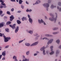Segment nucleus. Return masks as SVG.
<instances>
[{
    "mask_svg": "<svg viewBox=\"0 0 61 61\" xmlns=\"http://www.w3.org/2000/svg\"><path fill=\"white\" fill-rule=\"evenodd\" d=\"M55 14L56 15L55 17L54 16H52V17H50L49 18V20L51 21H54V23L56 22V20H57V18L58 17L57 16V13H55Z\"/></svg>",
    "mask_w": 61,
    "mask_h": 61,
    "instance_id": "obj_1",
    "label": "nucleus"
},
{
    "mask_svg": "<svg viewBox=\"0 0 61 61\" xmlns=\"http://www.w3.org/2000/svg\"><path fill=\"white\" fill-rule=\"evenodd\" d=\"M3 36V37L5 38L4 42H8L9 40H10L11 39L10 37H6L4 35V34H2L0 33V36Z\"/></svg>",
    "mask_w": 61,
    "mask_h": 61,
    "instance_id": "obj_2",
    "label": "nucleus"
},
{
    "mask_svg": "<svg viewBox=\"0 0 61 61\" xmlns=\"http://www.w3.org/2000/svg\"><path fill=\"white\" fill-rule=\"evenodd\" d=\"M45 8H46V11H48V7H49V4L48 3H45L42 5Z\"/></svg>",
    "mask_w": 61,
    "mask_h": 61,
    "instance_id": "obj_3",
    "label": "nucleus"
},
{
    "mask_svg": "<svg viewBox=\"0 0 61 61\" xmlns=\"http://www.w3.org/2000/svg\"><path fill=\"white\" fill-rule=\"evenodd\" d=\"M50 48L51 49V52L50 53V55H53L55 53V51H53L54 46H51L50 47Z\"/></svg>",
    "mask_w": 61,
    "mask_h": 61,
    "instance_id": "obj_4",
    "label": "nucleus"
},
{
    "mask_svg": "<svg viewBox=\"0 0 61 61\" xmlns=\"http://www.w3.org/2000/svg\"><path fill=\"white\" fill-rule=\"evenodd\" d=\"M5 51H4L2 52V55L4 57L2 58V60H5V57L6 56V53H5Z\"/></svg>",
    "mask_w": 61,
    "mask_h": 61,
    "instance_id": "obj_5",
    "label": "nucleus"
},
{
    "mask_svg": "<svg viewBox=\"0 0 61 61\" xmlns=\"http://www.w3.org/2000/svg\"><path fill=\"white\" fill-rule=\"evenodd\" d=\"M23 58V60L21 61V60H20L19 61H29V59H27L25 57V56L24 55H23L22 56Z\"/></svg>",
    "mask_w": 61,
    "mask_h": 61,
    "instance_id": "obj_6",
    "label": "nucleus"
},
{
    "mask_svg": "<svg viewBox=\"0 0 61 61\" xmlns=\"http://www.w3.org/2000/svg\"><path fill=\"white\" fill-rule=\"evenodd\" d=\"M54 41V39H50L48 41L47 43V44L48 45H49V44H51Z\"/></svg>",
    "mask_w": 61,
    "mask_h": 61,
    "instance_id": "obj_7",
    "label": "nucleus"
},
{
    "mask_svg": "<svg viewBox=\"0 0 61 61\" xmlns=\"http://www.w3.org/2000/svg\"><path fill=\"white\" fill-rule=\"evenodd\" d=\"M0 2L1 3V4L3 5L4 8H5L6 7L5 4L3 2V0H0Z\"/></svg>",
    "mask_w": 61,
    "mask_h": 61,
    "instance_id": "obj_8",
    "label": "nucleus"
},
{
    "mask_svg": "<svg viewBox=\"0 0 61 61\" xmlns=\"http://www.w3.org/2000/svg\"><path fill=\"white\" fill-rule=\"evenodd\" d=\"M38 44V41H36L32 44H31L30 45V46H33L37 45Z\"/></svg>",
    "mask_w": 61,
    "mask_h": 61,
    "instance_id": "obj_9",
    "label": "nucleus"
},
{
    "mask_svg": "<svg viewBox=\"0 0 61 61\" xmlns=\"http://www.w3.org/2000/svg\"><path fill=\"white\" fill-rule=\"evenodd\" d=\"M9 26L10 27H11L13 29H15V24H14L12 26L11 25H10Z\"/></svg>",
    "mask_w": 61,
    "mask_h": 61,
    "instance_id": "obj_10",
    "label": "nucleus"
},
{
    "mask_svg": "<svg viewBox=\"0 0 61 61\" xmlns=\"http://www.w3.org/2000/svg\"><path fill=\"white\" fill-rule=\"evenodd\" d=\"M59 53V51L58 50H57L56 51V56L57 57L58 56V54Z\"/></svg>",
    "mask_w": 61,
    "mask_h": 61,
    "instance_id": "obj_11",
    "label": "nucleus"
},
{
    "mask_svg": "<svg viewBox=\"0 0 61 61\" xmlns=\"http://www.w3.org/2000/svg\"><path fill=\"white\" fill-rule=\"evenodd\" d=\"M3 13V11L2 10H0V16L2 17L4 15H5V14H2Z\"/></svg>",
    "mask_w": 61,
    "mask_h": 61,
    "instance_id": "obj_12",
    "label": "nucleus"
},
{
    "mask_svg": "<svg viewBox=\"0 0 61 61\" xmlns=\"http://www.w3.org/2000/svg\"><path fill=\"white\" fill-rule=\"evenodd\" d=\"M56 6H54L53 5H51L50 6V8L51 9H53L54 8H56Z\"/></svg>",
    "mask_w": 61,
    "mask_h": 61,
    "instance_id": "obj_13",
    "label": "nucleus"
},
{
    "mask_svg": "<svg viewBox=\"0 0 61 61\" xmlns=\"http://www.w3.org/2000/svg\"><path fill=\"white\" fill-rule=\"evenodd\" d=\"M21 19L22 21H26L27 20V18L26 17H23Z\"/></svg>",
    "mask_w": 61,
    "mask_h": 61,
    "instance_id": "obj_14",
    "label": "nucleus"
},
{
    "mask_svg": "<svg viewBox=\"0 0 61 61\" xmlns=\"http://www.w3.org/2000/svg\"><path fill=\"white\" fill-rule=\"evenodd\" d=\"M10 20L11 22H12L13 20L14 19V16L13 15H11V16L10 17Z\"/></svg>",
    "mask_w": 61,
    "mask_h": 61,
    "instance_id": "obj_15",
    "label": "nucleus"
},
{
    "mask_svg": "<svg viewBox=\"0 0 61 61\" xmlns=\"http://www.w3.org/2000/svg\"><path fill=\"white\" fill-rule=\"evenodd\" d=\"M45 36L47 37H53V36L52 35L50 34H46L45 35Z\"/></svg>",
    "mask_w": 61,
    "mask_h": 61,
    "instance_id": "obj_16",
    "label": "nucleus"
},
{
    "mask_svg": "<svg viewBox=\"0 0 61 61\" xmlns=\"http://www.w3.org/2000/svg\"><path fill=\"white\" fill-rule=\"evenodd\" d=\"M41 1L40 0H37L36 1V4H39L40 3H41Z\"/></svg>",
    "mask_w": 61,
    "mask_h": 61,
    "instance_id": "obj_17",
    "label": "nucleus"
},
{
    "mask_svg": "<svg viewBox=\"0 0 61 61\" xmlns=\"http://www.w3.org/2000/svg\"><path fill=\"white\" fill-rule=\"evenodd\" d=\"M5 25V22H2L0 24V28H1L4 26V25Z\"/></svg>",
    "mask_w": 61,
    "mask_h": 61,
    "instance_id": "obj_18",
    "label": "nucleus"
},
{
    "mask_svg": "<svg viewBox=\"0 0 61 61\" xmlns=\"http://www.w3.org/2000/svg\"><path fill=\"white\" fill-rule=\"evenodd\" d=\"M43 20L42 19H39L38 20V22L39 24H41V23H43Z\"/></svg>",
    "mask_w": 61,
    "mask_h": 61,
    "instance_id": "obj_19",
    "label": "nucleus"
},
{
    "mask_svg": "<svg viewBox=\"0 0 61 61\" xmlns=\"http://www.w3.org/2000/svg\"><path fill=\"white\" fill-rule=\"evenodd\" d=\"M60 41L59 39L56 40V42L57 43V44H59L60 43Z\"/></svg>",
    "mask_w": 61,
    "mask_h": 61,
    "instance_id": "obj_20",
    "label": "nucleus"
},
{
    "mask_svg": "<svg viewBox=\"0 0 61 61\" xmlns=\"http://www.w3.org/2000/svg\"><path fill=\"white\" fill-rule=\"evenodd\" d=\"M29 21L30 23L32 24L33 22V20L31 18L29 19Z\"/></svg>",
    "mask_w": 61,
    "mask_h": 61,
    "instance_id": "obj_21",
    "label": "nucleus"
},
{
    "mask_svg": "<svg viewBox=\"0 0 61 61\" xmlns=\"http://www.w3.org/2000/svg\"><path fill=\"white\" fill-rule=\"evenodd\" d=\"M26 11L27 12H31L32 11V10L31 9L29 10L28 9H27L26 10Z\"/></svg>",
    "mask_w": 61,
    "mask_h": 61,
    "instance_id": "obj_22",
    "label": "nucleus"
},
{
    "mask_svg": "<svg viewBox=\"0 0 61 61\" xmlns=\"http://www.w3.org/2000/svg\"><path fill=\"white\" fill-rule=\"evenodd\" d=\"M25 45L26 46H30V44L26 43H25Z\"/></svg>",
    "mask_w": 61,
    "mask_h": 61,
    "instance_id": "obj_23",
    "label": "nucleus"
},
{
    "mask_svg": "<svg viewBox=\"0 0 61 61\" xmlns=\"http://www.w3.org/2000/svg\"><path fill=\"white\" fill-rule=\"evenodd\" d=\"M46 47L44 46H43V47H42L40 49L41 51H42L44 50H45V49Z\"/></svg>",
    "mask_w": 61,
    "mask_h": 61,
    "instance_id": "obj_24",
    "label": "nucleus"
},
{
    "mask_svg": "<svg viewBox=\"0 0 61 61\" xmlns=\"http://www.w3.org/2000/svg\"><path fill=\"white\" fill-rule=\"evenodd\" d=\"M59 33V32L58 31H57L56 32H54L52 33L53 35H56Z\"/></svg>",
    "mask_w": 61,
    "mask_h": 61,
    "instance_id": "obj_25",
    "label": "nucleus"
},
{
    "mask_svg": "<svg viewBox=\"0 0 61 61\" xmlns=\"http://www.w3.org/2000/svg\"><path fill=\"white\" fill-rule=\"evenodd\" d=\"M42 40H44V39H45V40H49V38L46 37H45L42 38Z\"/></svg>",
    "mask_w": 61,
    "mask_h": 61,
    "instance_id": "obj_26",
    "label": "nucleus"
},
{
    "mask_svg": "<svg viewBox=\"0 0 61 61\" xmlns=\"http://www.w3.org/2000/svg\"><path fill=\"white\" fill-rule=\"evenodd\" d=\"M29 33L31 35H32L33 33V31L31 30H30L29 31Z\"/></svg>",
    "mask_w": 61,
    "mask_h": 61,
    "instance_id": "obj_27",
    "label": "nucleus"
},
{
    "mask_svg": "<svg viewBox=\"0 0 61 61\" xmlns=\"http://www.w3.org/2000/svg\"><path fill=\"white\" fill-rule=\"evenodd\" d=\"M23 1L22 0H19V4L20 5H21L22 4Z\"/></svg>",
    "mask_w": 61,
    "mask_h": 61,
    "instance_id": "obj_28",
    "label": "nucleus"
},
{
    "mask_svg": "<svg viewBox=\"0 0 61 61\" xmlns=\"http://www.w3.org/2000/svg\"><path fill=\"white\" fill-rule=\"evenodd\" d=\"M12 23V22H11L9 21L7 22L6 23V25H10V24H11Z\"/></svg>",
    "mask_w": 61,
    "mask_h": 61,
    "instance_id": "obj_29",
    "label": "nucleus"
},
{
    "mask_svg": "<svg viewBox=\"0 0 61 61\" xmlns=\"http://www.w3.org/2000/svg\"><path fill=\"white\" fill-rule=\"evenodd\" d=\"M58 29V28L57 27H54L52 28L53 30H57Z\"/></svg>",
    "mask_w": 61,
    "mask_h": 61,
    "instance_id": "obj_30",
    "label": "nucleus"
},
{
    "mask_svg": "<svg viewBox=\"0 0 61 61\" xmlns=\"http://www.w3.org/2000/svg\"><path fill=\"white\" fill-rule=\"evenodd\" d=\"M43 54L44 55H46V51L45 50H43Z\"/></svg>",
    "mask_w": 61,
    "mask_h": 61,
    "instance_id": "obj_31",
    "label": "nucleus"
},
{
    "mask_svg": "<svg viewBox=\"0 0 61 61\" xmlns=\"http://www.w3.org/2000/svg\"><path fill=\"white\" fill-rule=\"evenodd\" d=\"M17 23L18 24H19L21 23V22L19 20H17Z\"/></svg>",
    "mask_w": 61,
    "mask_h": 61,
    "instance_id": "obj_32",
    "label": "nucleus"
},
{
    "mask_svg": "<svg viewBox=\"0 0 61 61\" xmlns=\"http://www.w3.org/2000/svg\"><path fill=\"white\" fill-rule=\"evenodd\" d=\"M36 52L37 53H34V54L33 55H34V56H37V53H39V52H38V51H37Z\"/></svg>",
    "mask_w": 61,
    "mask_h": 61,
    "instance_id": "obj_33",
    "label": "nucleus"
},
{
    "mask_svg": "<svg viewBox=\"0 0 61 61\" xmlns=\"http://www.w3.org/2000/svg\"><path fill=\"white\" fill-rule=\"evenodd\" d=\"M57 8L59 10V12H61V8H59V7L58 6H57Z\"/></svg>",
    "mask_w": 61,
    "mask_h": 61,
    "instance_id": "obj_34",
    "label": "nucleus"
},
{
    "mask_svg": "<svg viewBox=\"0 0 61 61\" xmlns=\"http://www.w3.org/2000/svg\"><path fill=\"white\" fill-rule=\"evenodd\" d=\"M27 56H28L29 55V51H28L26 53Z\"/></svg>",
    "mask_w": 61,
    "mask_h": 61,
    "instance_id": "obj_35",
    "label": "nucleus"
},
{
    "mask_svg": "<svg viewBox=\"0 0 61 61\" xmlns=\"http://www.w3.org/2000/svg\"><path fill=\"white\" fill-rule=\"evenodd\" d=\"M5 30L6 32H9V29L8 28H6L5 29Z\"/></svg>",
    "mask_w": 61,
    "mask_h": 61,
    "instance_id": "obj_36",
    "label": "nucleus"
},
{
    "mask_svg": "<svg viewBox=\"0 0 61 61\" xmlns=\"http://www.w3.org/2000/svg\"><path fill=\"white\" fill-rule=\"evenodd\" d=\"M7 14H8V15H11V13H10V11H7Z\"/></svg>",
    "mask_w": 61,
    "mask_h": 61,
    "instance_id": "obj_37",
    "label": "nucleus"
},
{
    "mask_svg": "<svg viewBox=\"0 0 61 61\" xmlns=\"http://www.w3.org/2000/svg\"><path fill=\"white\" fill-rule=\"evenodd\" d=\"M9 47V45H8L4 47L5 48H8Z\"/></svg>",
    "mask_w": 61,
    "mask_h": 61,
    "instance_id": "obj_38",
    "label": "nucleus"
},
{
    "mask_svg": "<svg viewBox=\"0 0 61 61\" xmlns=\"http://www.w3.org/2000/svg\"><path fill=\"white\" fill-rule=\"evenodd\" d=\"M21 40V41H19V44L20 43H22V42H23V41H24V40Z\"/></svg>",
    "mask_w": 61,
    "mask_h": 61,
    "instance_id": "obj_39",
    "label": "nucleus"
},
{
    "mask_svg": "<svg viewBox=\"0 0 61 61\" xmlns=\"http://www.w3.org/2000/svg\"><path fill=\"white\" fill-rule=\"evenodd\" d=\"M15 60H17V59H16V56H14L13 57V59H15Z\"/></svg>",
    "mask_w": 61,
    "mask_h": 61,
    "instance_id": "obj_40",
    "label": "nucleus"
},
{
    "mask_svg": "<svg viewBox=\"0 0 61 61\" xmlns=\"http://www.w3.org/2000/svg\"><path fill=\"white\" fill-rule=\"evenodd\" d=\"M27 16L29 18V19H30L31 18V16H30V15H29V14H28L27 15Z\"/></svg>",
    "mask_w": 61,
    "mask_h": 61,
    "instance_id": "obj_41",
    "label": "nucleus"
},
{
    "mask_svg": "<svg viewBox=\"0 0 61 61\" xmlns=\"http://www.w3.org/2000/svg\"><path fill=\"white\" fill-rule=\"evenodd\" d=\"M58 4L59 6H61V2H59L58 3Z\"/></svg>",
    "mask_w": 61,
    "mask_h": 61,
    "instance_id": "obj_42",
    "label": "nucleus"
},
{
    "mask_svg": "<svg viewBox=\"0 0 61 61\" xmlns=\"http://www.w3.org/2000/svg\"><path fill=\"white\" fill-rule=\"evenodd\" d=\"M38 39V37L36 36L35 38V40L36 41Z\"/></svg>",
    "mask_w": 61,
    "mask_h": 61,
    "instance_id": "obj_43",
    "label": "nucleus"
},
{
    "mask_svg": "<svg viewBox=\"0 0 61 61\" xmlns=\"http://www.w3.org/2000/svg\"><path fill=\"white\" fill-rule=\"evenodd\" d=\"M3 7H4V6H2V4H1V5H0V8H3Z\"/></svg>",
    "mask_w": 61,
    "mask_h": 61,
    "instance_id": "obj_44",
    "label": "nucleus"
},
{
    "mask_svg": "<svg viewBox=\"0 0 61 61\" xmlns=\"http://www.w3.org/2000/svg\"><path fill=\"white\" fill-rule=\"evenodd\" d=\"M18 30H17L15 29V33H17V32H18Z\"/></svg>",
    "mask_w": 61,
    "mask_h": 61,
    "instance_id": "obj_45",
    "label": "nucleus"
},
{
    "mask_svg": "<svg viewBox=\"0 0 61 61\" xmlns=\"http://www.w3.org/2000/svg\"><path fill=\"white\" fill-rule=\"evenodd\" d=\"M16 30H19V27L18 26H17L16 27V28L15 29Z\"/></svg>",
    "mask_w": 61,
    "mask_h": 61,
    "instance_id": "obj_46",
    "label": "nucleus"
},
{
    "mask_svg": "<svg viewBox=\"0 0 61 61\" xmlns=\"http://www.w3.org/2000/svg\"><path fill=\"white\" fill-rule=\"evenodd\" d=\"M21 6L22 9H24V6L23 5H21Z\"/></svg>",
    "mask_w": 61,
    "mask_h": 61,
    "instance_id": "obj_47",
    "label": "nucleus"
},
{
    "mask_svg": "<svg viewBox=\"0 0 61 61\" xmlns=\"http://www.w3.org/2000/svg\"><path fill=\"white\" fill-rule=\"evenodd\" d=\"M46 52V53L47 54H48L49 53V52L48 51H45Z\"/></svg>",
    "mask_w": 61,
    "mask_h": 61,
    "instance_id": "obj_48",
    "label": "nucleus"
},
{
    "mask_svg": "<svg viewBox=\"0 0 61 61\" xmlns=\"http://www.w3.org/2000/svg\"><path fill=\"white\" fill-rule=\"evenodd\" d=\"M42 23H43L44 25H46V23H45V22L43 21V22Z\"/></svg>",
    "mask_w": 61,
    "mask_h": 61,
    "instance_id": "obj_49",
    "label": "nucleus"
},
{
    "mask_svg": "<svg viewBox=\"0 0 61 61\" xmlns=\"http://www.w3.org/2000/svg\"><path fill=\"white\" fill-rule=\"evenodd\" d=\"M11 10L12 12H13L14 11V9L12 8L11 9Z\"/></svg>",
    "mask_w": 61,
    "mask_h": 61,
    "instance_id": "obj_50",
    "label": "nucleus"
},
{
    "mask_svg": "<svg viewBox=\"0 0 61 61\" xmlns=\"http://www.w3.org/2000/svg\"><path fill=\"white\" fill-rule=\"evenodd\" d=\"M45 20H47L48 19V18H47V17H46V16H45Z\"/></svg>",
    "mask_w": 61,
    "mask_h": 61,
    "instance_id": "obj_51",
    "label": "nucleus"
},
{
    "mask_svg": "<svg viewBox=\"0 0 61 61\" xmlns=\"http://www.w3.org/2000/svg\"><path fill=\"white\" fill-rule=\"evenodd\" d=\"M58 48L59 49H61V45H60L58 47Z\"/></svg>",
    "mask_w": 61,
    "mask_h": 61,
    "instance_id": "obj_52",
    "label": "nucleus"
},
{
    "mask_svg": "<svg viewBox=\"0 0 61 61\" xmlns=\"http://www.w3.org/2000/svg\"><path fill=\"white\" fill-rule=\"evenodd\" d=\"M51 0H48V4H49L50 3H51V2L50 1H51Z\"/></svg>",
    "mask_w": 61,
    "mask_h": 61,
    "instance_id": "obj_53",
    "label": "nucleus"
},
{
    "mask_svg": "<svg viewBox=\"0 0 61 61\" xmlns=\"http://www.w3.org/2000/svg\"><path fill=\"white\" fill-rule=\"evenodd\" d=\"M26 4H27V5H29V2H27V1H26Z\"/></svg>",
    "mask_w": 61,
    "mask_h": 61,
    "instance_id": "obj_54",
    "label": "nucleus"
},
{
    "mask_svg": "<svg viewBox=\"0 0 61 61\" xmlns=\"http://www.w3.org/2000/svg\"><path fill=\"white\" fill-rule=\"evenodd\" d=\"M11 2H15V0H10Z\"/></svg>",
    "mask_w": 61,
    "mask_h": 61,
    "instance_id": "obj_55",
    "label": "nucleus"
},
{
    "mask_svg": "<svg viewBox=\"0 0 61 61\" xmlns=\"http://www.w3.org/2000/svg\"><path fill=\"white\" fill-rule=\"evenodd\" d=\"M58 24L59 25H61V23H60V22H58Z\"/></svg>",
    "mask_w": 61,
    "mask_h": 61,
    "instance_id": "obj_56",
    "label": "nucleus"
},
{
    "mask_svg": "<svg viewBox=\"0 0 61 61\" xmlns=\"http://www.w3.org/2000/svg\"><path fill=\"white\" fill-rule=\"evenodd\" d=\"M21 12V11H19L17 12V13H20Z\"/></svg>",
    "mask_w": 61,
    "mask_h": 61,
    "instance_id": "obj_57",
    "label": "nucleus"
},
{
    "mask_svg": "<svg viewBox=\"0 0 61 61\" xmlns=\"http://www.w3.org/2000/svg\"><path fill=\"white\" fill-rule=\"evenodd\" d=\"M2 56V55H0V59H1V57Z\"/></svg>",
    "mask_w": 61,
    "mask_h": 61,
    "instance_id": "obj_58",
    "label": "nucleus"
},
{
    "mask_svg": "<svg viewBox=\"0 0 61 61\" xmlns=\"http://www.w3.org/2000/svg\"><path fill=\"white\" fill-rule=\"evenodd\" d=\"M36 2H35V4H33V5H36Z\"/></svg>",
    "mask_w": 61,
    "mask_h": 61,
    "instance_id": "obj_59",
    "label": "nucleus"
},
{
    "mask_svg": "<svg viewBox=\"0 0 61 61\" xmlns=\"http://www.w3.org/2000/svg\"><path fill=\"white\" fill-rule=\"evenodd\" d=\"M4 17H5V18H6V19L7 18V17L5 16Z\"/></svg>",
    "mask_w": 61,
    "mask_h": 61,
    "instance_id": "obj_60",
    "label": "nucleus"
},
{
    "mask_svg": "<svg viewBox=\"0 0 61 61\" xmlns=\"http://www.w3.org/2000/svg\"><path fill=\"white\" fill-rule=\"evenodd\" d=\"M57 61V59H55V61Z\"/></svg>",
    "mask_w": 61,
    "mask_h": 61,
    "instance_id": "obj_61",
    "label": "nucleus"
},
{
    "mask_svg": "<svg viewBox=\"0 0 61 61\" xmlns=\"http://www.w3.org/2000/svg\"><path fill=\"white\" fill-rule=\"evenodd\" d=\"M36 36H38V34L36 33Z\"/></svg>",
    "mask_w": 61,
    "mask_h": 61,
    "instance_id": "obj_62",
    "label": "nucleus"
},
{
    "mask_svg": "<svg viewBox=\"0 0 61 61\" xmlns=\"http://www.w3.org/2000/svg\"><path fill=\"white\" fill-rule=\"evenodd\" d=\"M17 2H18V0H16Z\"/></svg>",
    "mask_w": 61,
    "mask_h": 61,
    "instance_id": "obj_63",
    "label": "nucleus"
},
{
    "mask_svg": "<svg viewBox=\"0 0 61 61\" xmlns=\"http://www.w3.org/2000/svg\"><path fill=\"white\" fill-rule=\"evenodd\" d=\"M58 61H61V59H60Z\"/></svg>",
    "mask_w": 61,
    "mask_h": 61,
    "instance_id": "obj_64",
    "label": "nucleus"
}]
</instances>
